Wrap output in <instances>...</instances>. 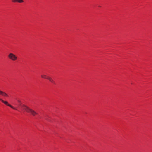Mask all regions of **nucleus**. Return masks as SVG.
<instances>
[{
    "instance_id": "f257e3e1",
    "label": "nucleus",
    "mask_w": 152,
    "mask_h": 152,
    "mask_svg": "<svg viewBox=\"0 0 152 152\" xmlns=\"http://www.w3.org/2000/svg\"><path fill=\"white\" fill-rule=\"evenodd\" d=\"M20 105L21 106V109L22 110H24L26 112L30 113L33 116H34L38 114L34 110L30 109V108L24 104L21 105L20 104Z\"/></svg>"
},
{
    "instance_id": "f03ea898",
    "label": "nucleus",
    "mask_w": 152,
    "mask_h": 152,
    "mask_svg": "<svg viewBox=\"0 0 152 152\" xmlns=\"http://www.w3.org/2000/svg\"><path fill=\"white\" fill-rule=\"evenodd\" d=\"M8 56L10 59L13 61L17 60L18 58L15 55L12 53H10Z\"/></svg>"
},
{
    "instance_id": "7ed1b4c3",
    "label": "nucleus",
    "mask_w": 152,
    "mask_h": 152,
    "mask_svg": "<svg viewBox=\"0 0 152 152\" xmlns=\"http://www.w3.org/2000/svg\"><path fill=\"white\" fill-rule=\"evenodd\" d=\"M0 100L2 102H3V103H4V104H5L8 105V106L11 107L13 109H15V110H16V109H15L13 106H12V105H10V104H9L8 102H7V101H4L2 99H0Z\"/></svg>"
},
{
    "instance_id": "20e7f679",
    "label": "nucleus",
    "mask_w": 152,
    "mask_h": 152,
    "mask_svg": "<svg viewBox=\"0 0 152 152\" xmlns=\"http://www.w3.org/2000/svg\"><path fill=\"white\" fill-rule=\"evenodd\" d=\"M0 95L4 96H8V95L5 92L0 91Z\"/></svg>"
},
{
    "instance_id": "39448f33",
    "label": "nucleus",
    "mask_w": 152,
    "mask_h": 152,
    "mask_svg": "<svg viewBox=\"0 0 152 152\" xmlns=\"http://www.w3.org/2000/svg\"><path fill=\"white\" fill-rule=\"evenodd\" d=\"M41 77L42 78L47 79L48 76L44 74H42L41 75Z\"/></svg>"
},
{
    "instance_id": "423d86ee",
    "label": "nucleus",
    "mask_w": 152,
    "mask_h": 152,
    "mask_svg": "<svg viewBox=\"0 0 152 152\" xmlns=\"http://www.w3.org/2000/svg\"><path fill=\"white\" fill-rule=\"evenodd\" d=\"M47 79L50 82L51 80H52V79L50 77L48 76V77L47 78Z\"/></svg>"
},
{
    "instance_id": "0eeeda50",
    "label": "nucleus",
    "mask_w": 152,
    "mask_h": 152,
    "mask_svg": "<svg viewBox=\"0 0 152 152\" xmlns=\"http://www.w3.org/2000/svg\"><path fill=\"white\" fill-rule=\"evenodd\" d=\"M15 2H16V1H18V2L19 3H22L23 2V1H14Z\"/></svg>"
},
{
    "instance_id": "6e6552de",
    "label": "nucleus",
    "mask_w": 152,
    "mask_h": 152,
    "mask_svg": "<svg viewBox=\"0 0 152 152\" xmlns=\"http://www.w3.org/2000/svg\"><path fill=\"white\" fill-rule=\"evenodd\" d=\"M50 82L53 83H55V82L53 81V79L51 80Z\"/></svg>"
},
{
    "instance_id": "1a4fd4ad",
    "label": "nucleus",
    "mask_w": 152,
    "mask_h": 152,
    "mask_svg": "<svg viewBox=\"0 0 152 152\" xmlns=\"http://www.w3.org/2000/svg\"><path fill=\"white\" fill-rule=\"evenodd\" d=\"M18 102H20V101H18Z\"/></svg>"
}]
</instances>
